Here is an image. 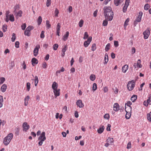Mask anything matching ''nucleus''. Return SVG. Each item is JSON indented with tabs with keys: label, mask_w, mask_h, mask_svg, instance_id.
<instances>
[{
	"label": "nucleus",
	"mask_w": 151,
	"mask_h": 151,
	"mask_svg": "<svg viewBox=\"0 0 151 151\" xmlns=\"http://www.w3.org/2000/svg\"><path fill=\"white\" fill-rule=\"evenodd\" d=\"M128 66L127 65H125L123 66L122 67V71L123 72L125 73L126 72L127 70L128 69Z\"/></svg>",
	"instance_id": "nucleus-13"
},
{
	"label": "nucleus",
	"mask_w": 151,
	"mask_h": 151,
	"mask_svg": "<svg viewBox=\"0 0 151 151\" xmlns=\"http://www.w3.org/2000/svg\"><path fill=\"white\" fill-rule=\"evenodd\" d=\"M60 23H58L57 25V30L58 31L60 30Z\"/></svg>",
	"instance_id": "nucleus-63"
},
{
	"label": "nucleus",
	"mask_w": 151,
	"mask_h": 151,
	"mask_svg": "<svg viewBox=\"0 0 151 151\" xmlns=\"http://www.w3.org/2000/svg\"><path fill=\"white\" fill-rule=\"evenodd\" d=\"M141 60H138L137 63H134V66L135 68H136V66L138 67L139 68H141L142 67V65L140 64Z\"/></svg>",
	"instance_id": "nucleus-11"
},
{
	"label": "nucleus",
	"mask_w": 151,
	"mask_h": 151,
	"mask_svg": "<svg viewBox=\"0 0 151 151\" xmlns=\"http://www.w3.org/2000/svg\"><path fill=\"white\" fill-rule=\"evenodd\" d=\"M135 81L134 80H132L131 81H129L127 84V85H129L131 84V85H134V84L135 83Z\"/></svg>",
	"instance_id": "nucleus-43"
},
{
	"label": "nucleus",
	"mask_w": 151,
	"mask_h": 151,
	"mask_svg": "<svg viewBox=\"0 0 151 151\" xmlns=\"http://www.w3.org/2000/svg\"><path fill=\"white\" fill-rule=\"evenodd\" d=\"M123 1V0H114V4L116 6H118L120 4H121Z\"/></svg>",
	"instance_id": "nucleus-12"
},
{
	"label": "nucleus",
	"mask_w": 151,
	"mask_h": 151,
	"mask_svg": "<svg viewBox=\"0 0 151 151\" xmlns=\"http://www.w3.org/2000/svg\"><path fill=\"white\" fill-rule=\"evenodd\" d=\"M67 46L65 45L64 46V47L63 48L62 51V52H65L67 50Z\"/></svg>",
	"instance_id": "nucleus-56"
},
{
	"label": "nucleus",
	"mask_w": 151,
	"mask_h": 151,
	"mask_svg": "<svg viewBox=\"0 0 151 151\" xmlns=\"http://www.w3.org/2000/svg\"><path fill=\"white\" fill-rule=\"evenodd\" d=\"M59 11L57 8L55 9V16L56 17L58 16V14H59Z\"/></svg>",
	"instance_id": "nucleus-50"
},
{
	"label": "nucleus",
	"mask_w": 151,
	"mask_h": 151,
	"mask_svg": "<svg viewBox=\"0 0 151 151\" xmlns=\"http://www.w3.org/2000/svg\"><path fill=\"white\" fill-rule=\"evenodd\" d=\"M106 141L109 143H110V144L111 145L112 143H113L114 142V140L113 138L108 137L106 140Z\"/></svg>",
	"instance_id": "nucleus-16"
},
{
	"label": "nucleus",
	"mask_w": 151,
	"mask_h": 151,
	"mask_svg": "<svg viewBox=\"0 0 151 151\" xmlns=\"http://www.w3.org/2000/svg\"><path fill=\"white\" fill-rule=\"evenodd\" d=\"M109 115L108 114H106L104 116V118L107 119H109Z\"/></svg>",
	"instance_id": "nucleus-47"
},
{
	"label": "nucleus",
	"mask_w": 151,
	"mask_h": 151,
	"mask_svg": "<svg viewBox=\"0 0 151 151\" xmlns=\"http://www.w3.org/2000/svg\"><path fill=\"white\" fill-rule=\"evenodd\" d=\"M110 43H108L106 46L105 50L106 51H108L110 49Z\"/></svg>",
	"instance_id": "nucleus-30"
},
{
	"label": "nucleus",
	"mask_w": 151,
	"mask_h": 151,
	"mask_svg": "<svg viewBox=\"0 0 151 151\" xmlns=\"http://www.w3.org/2000/svg\"><path fill=\"white\" fill-rule=\"evenodd\" d=\"M104 60L105 61L104 64H106L107 63L108 61V56L107 53H106L105 54Z\"/></svg>",
	"instance_id": "nucleus-19"
},
{
	"label": "nucleus",
	"mask_w": 151,
	"mask_h": 151,
	"mask_svg": "<svg viewBox=\"0 0 151 151\" xmlns=\"http://www.w3.org/2000/svg\"><path fill=\"white\" fill-rule=\"evenodd\" d=\"M19 9V4H17L14 7V12L16 13H17V10H18Z\"/></svg>",
	"instance_id": "nucleus-21"
},
{
	"label": "nucleus",
	"mask_w": 151,
	"mask_h": 151,
	"mask_svg": "<svg viewBox=\"0 0 151 151\" xmlns=\"http://www.w3.org/2000/svg\"><path fill=\"white\" fill-rule=\"evenodd\" d=\"M22 12L21 10H19V11L16 14V18H18V17H21L22 16Z\"/></svg>",
	"instance_id": "nucleus-18"
},
{
	"label": "nucleus",
	"mask_w": 151,
	"mask_h": 151,
	"mask_svg": "<svg viewBox=\"0 0 151 151\" xmlns=\"http://www.w3.org/2000/svg\"><path fill=\"white\" fill-rule=\"evenodd\" d=\"M131 116V112H126L125 118L126 119H129Z\"/></svg>",
	"instance_id": "nucleus-23"
},
{
	"label": "nucleus",
	"mask_w": 151,
	"mask_h": 151,
	"mask_svg": "<svg viewBox=\"0 0 151 151\" xmlns=\"http://www.w3.org/2000/svg\"><path fill=\"white\" fill-rule=\"evenodd\" d=\"M129 21V19L128 18L125 21L124 24V27L125 29H126L127 26L128 25V23Z\"/></svg>",
	"instance_id": "nucleus-22"
},
{
	"label": "nucleus",
	"mask_w": 151,
	"mask_h": 151,
	"mask_svg": "<svg viewBox=\"0 0 151 151\" xmlns=\"http://www.w3.org/2000/svg\"><path fill=\"white\" fill-rule=\"evenodd\" d=\"M35 85H37V83L38 82V79L37 76H35Z\"/></svg>",
	"instance_id": "nucleus-42"
},
{
	"label": "nucleus",
	"mask_w": 151,
	"mask_h": 151,
	"mask_svg": "<svg viewBox=\"0 0 151 151\" xmlns=\"http://www.w3.org/2000/svg\"><path fill=\"white\" fill-rule=\"evenodd\" d=\"M83 21L82 19H81L79 22V26L81 27L83 26Z\"/></svg>",
	"instance_id": "nucleus-41"
},
{
	"label": "nucleus",
	"mask_w": 151,
	"mask_h": 151,
	"mask_svg": "<svg viewBox=\"0 0 151 151\" xmlns=\"http://www.w3.org/2000/svg\"><path fill=\"white\" fill-rule=\"evenodd\" d=\"M147 119L150 122H151V111L149 114H147Z\"/></svg>",
	"instance_id": "nucleus-28"
},
{
	"label": "nucleus",
	"mask_w": 151,
	"mask_h": 151,
	"mask_svg": "<svg viewBox=\"0 0 151 151\" xmlns=\"http://www.w3.org/2000/svg\"><path fill=\"white\" fill-rule=\"evenodd\" d=\"M96 44L95 43H93L91 47V50L92 51H94L96 49Z\"/></svg>",
	"instance_id": "nucleus-46"
},
{
	"label": "nucleus",
	"mask_w": 151,
	"mask_h": 151,
	"mask_svg": "<svg viewBox=\"0 0 151 151\" xmlns=\"http://www.w3.org/2000/svg\"><path fill=\"white\" fill-rule=\"evenodd\" d=\"M32 64L34 66V64H37L38 63V61L36 58H33L32 59Z\"/></svg>",
	"instance_id": "nucleus-14"
},
{
	"label": "nucleus",
	"mask_w": 151,
	"mask_h": 151,
	"mask_svg": "<svg viewBox=\"0 0 151 151\" xmlns=\"http://www.w3.org/2000/svg\"><path fill=\"white\" fill-rule=\"evenodd\" d=\"M6 88V86H2L1 87V90L3 92H4L5 91Z\"/></svg>",
	"instance_id": "nucleus-26"
},
{
	"label": "nucleus",
	"mask_w": 151,
	"mask_h": 151,
	"mask_svg": "<svg viewBox=\"0 0 151 151\" xmlns=\"http://www.w3.org/2000/svg\"><path fill=\"white\" fill-rule=\"evenodd\" d=\"M114 45L115 47H118L119 45L118 42L116 41H114Z\"/></svg>",
	"instance_id": "nucleus-52"
},
{
	"label": "nucleus",
	"mask_w": 151,
	"mask_h": 151,
	"mask_svg": "<svg viewBox=\"0 0 151 151\" xmlns=\"http://www.w3.org/2000/svg\"><path fill=\"white\" fill-rule=\"evenodd\" d=\"M21 28L22 30H24L26 28V25L25 23L23 24L21 26Z\"/></svg>",
	"instance_id": "nucleus-49"
},
{
	"label": "nucleus",
	"mask_w": 151,
	"mask_h": 151,
	"mask_svg": "<svg viewBox=\"0 0 151 151\" xmlns=\"http://www.w3.org/2000/svg\"><path fill=\"white\" fill-rule=\"evenodd\" d=\"M127 7L128 6H126L125 5H124L123 8V11L124 12H126Z\"/></svg>",
	"instance_id": "nucleus-57"
},
{
	"label": "nucleus",
	"mask_w": 151,
	"mask_h": 151,
	"mask_svg": "<svg viewBox=\"0 0 151 151\" xmlns=\"http://www.w3.org/2000/svg\"><path fill=\"white\" fill-rule=\"evenodd\" d=\"M42 22V18L41 16H40L39 17L38 19L37 20V22L38 23V25H40L41 24Z\"/></svg>",
	"instance_id": "nucleus-24"
},
{
	"label": "nucleus",
	"mask_w": 151,
	"mask_h": 151,
	"mask_svg": "<svg viewBox=\"0 0 151 151\" xmlns=\"http://www.w3.org/2000/svg\"><path fill=\"white\" fill-rule=\"evenodd\" d=\"M46 139L45 137V133L44 132H42L40 134V136L38 138V140H40L38 142V145L39 146H41L43 142Z\"/></svg>",
	"instance_id": "nucleus-3"
},
{
	"label": "nucleus",
	"mask_w": 151,
	"mask_h": 151,
	"mask_svg": "<svg viewBox=\"0 0 151 151\" xmlns=\"http://www.w3.org/2000/svg\"><path fill=\"white\" fill-rule=\"evenodd\" d=\"M46 25L48 29H49L51 27V24L49 23V22L48 20L46 21Z\"/></svg>",
	"instance_id": "nucleus-36"
},
{
	"label": "nucleus",
	"mask_w": 151,
	"mask_h": 151,
	"mask_svg": "<svg viewBox=\"0 0 151 151\" xmlns=\"http://www.w3.org/2000/svg\"><path fill=\"white\" fill-rule=\"evenodd\" d=\"M90 79L92 81H93L95 79L96 77L94 75L91 74L90 76Z\"/></svg>",
	"instance_id": "nucleus-31"
},
{
	"label": "nucleus",
	"mask_w": 151,
	"mask_h": 151,
	"mask_svg": "<svg viewBox=\"0 0 151 151\" xmlns=\"http://www.w3.org/2000/svg\"><path fill=\"white\" fill-rule=\"evenodd\" d=\"M16 37L15 36V34L13 33L12 34V39H11L12 41V42H14L16 39Z\"/></svg>",
	"instance_id": "nucleus-37"
},
{
	"label": "nucleus",
	"mask_w": 151,
	"mask_h": 151,
	"mask_svg": "<svg viewBox=\"0 0 151 151\" xmlns=\"http://www.w3.org/2000/svg\"><path fill=\"white\" fill-rule=\"evenodd\" d=\"M104 126H102L101 127H100L97 130L98 133L99 134H101L104 131Z\"/></svg>",
	"instance_id": "nucleus-17"
},
{
	"label": "nucleus",
	"mask_w": 151,
	"mask_h": 151,
	"mask_svg": "<svg viewBox=\"0 0 151 151\" xmlns=\"http://www.w3.org/2000/svg\"><path fill=\"white\" fill-rule=\"evenodd\" d=\"M111 57L112 59H114L115 57V54L113 52H112L111 54Z\"/></svg>",
	"instance_id": "nucleus-64"
},
{
	"label": "nucleus",
	"mask_w": 151,
	"mask_h": 151,
	"mask_svg": "<svg viewBox=\"0 0 151 151\" xmlns=\"http://www.w3.org/2000/svg\"><path fill=\"white\" fill-rule=\"evenodd\" d=\"M111 127V125L110 124H108L107 125V127L106 128V130L108 131H110V127Z\"/></svg>",
	"instance_id": "nucleus-61"
},
{
	"label": "nucleus",
	"mask_w": 151,
	"mask_h": 151,
	"mask_svg": "<svg viewBox=\"0 0 151 151\" xmlns=\"http://www.w3.org/2000/svg\"><path fill=\"white\" fill-rule=\"evenodd\" d=\"M88 37V35L87 32H85L84 34L83 39L84 40L86 39Z\"/></svg>",
	"instance_id": "nucleus-44"
},
{
	"label": "nucleus",
	"mask_w": 151,
	"mask_h": 151,
	"mask_svg": "<svg viewBox=\"0 0 151 151\" xmlns=\"http://www.w3.org/2000/svg\"><path fill=\"white\" fill-rule=\"evenodd\" d=\"M127 87L128 90L129 91L133 90L134 87L133 86H127Z\"/></svg>",
	"instance_id": "nucleus-40"
},
{
	"label": "nucleus",
	"mask_w": 151,
	"mask_h": 151,
	"mask_svg": "<svg viewBox=\"0 0 151 151\" xmlns=\"http://www.w3.org/2000/svg\"><path fill=\"white\" fill-rule=\"evenodd\" d=\"M13 134L12 133H10L3 139V143L4 145H7L10 142L12 139Z\"/></svg>",
	"instance_id": "nucleus-2"
},
{
	"label": "nucleus",
	"mask_w": 151,
	"mask_h": 151,
	"mask_svg": "<svg viewBox=\"0 0 151 151\" xmlns=\"http://www.w3.org/2000/svg\"><path fill=\"white\" fill-rule=\"evenodd\" d=\"M107 20H108L107 19H106L105 20H104L103 23V25L104 26H106L108 24V21Z\"/></svg>",
	"instance_id": "nucleus-39"
},
{
	"label": "nucleus",
	"mask_w": 151,
	"mask_h": 151,
	"mask_svg": "<svg viewBox=\"0 0 151 151\" xmlns=\"http://www.w3.org/2000/svg\"><path fill=\"white\" fill-rule=\"evenodd\" d=\"M119 105L118 103H115L113 105V110L114 111H117L119 110Z\"/></svg>",
	"instance_id": "nucleus-10"
},
{
	"label": "nucleus",
	"mask_w": 151,
	"mask_h": 151,
	"mask_svg": "<svg viewBox=\"0 0 151 151\" xmlns=\"http://www.w3.org/2000/svg\"><path fill=\"white\" fill-rule=\"evenodd\" d=\"M76 104L77 106L80 108L83 107L84 106L81 100H78L77 101Z\"/></svg>",
	"instance_id": "nucleus-9"
},
{
	"label": "nucleus",
	"mask_w": 151,
	"mask_h": 151,
	"mask_svg": "<svg viewBox=\"0 0 151 151\" xmlns=\"http://www.w3.org/2000/svg\"><path fill=\"white\" fill-rule=\"evenodd\" d=\"M58 47V45L57 44H55L53 46V48L54 50H57Z\"/></svg>",
	"instance_id": "nucleus-34"
},
{
	"label": "nucleus",
	"mask_w": 151,
	"mask_h": 151,
	"mask_svg": "<svg viewBox=\"0 0 151 151\" xmlns=\"http://www.w3.org/2000/svg\"><path fill=\"white\" fill-rule=\"evenodd\" d=\"M19 127H17L15 129L16 132H15V134L18 135L19 132Z\"/></svg>",
	"instance_id": "nucleus-45"
},
{
	"label": "nucleus",
	"mask_w": 151,
	"mask_h": 151,
	"mask_svg": "<svg viewBox=\"0 0 151 151\" xmlns=\"http://www.w3.org/2000/svg\"><path fill=\"white\" fill-rule=\"evenodd\" d=\"M92 39V38L91 37H88L87 40L84 42L83 45L85 47H87L88 46L91 41Z\"/></svg>",
	"instance_id": "nucleus-7"
},
{
	"label": "nucleus",
	"mask_w": 151,
	"mask_h": 151,
	"mask_svg": "<svg viewBox=\"0 0 151 151\" xmlns=\"http://www.w3.org/2000/svg\"><path fill=\"white\" fill-rule=\"evenodd\" d=\"M131 143L130 142H129L127 144V149H129L131 147Z\"/></svg>",
	"instance_id": "nucleus-59"
},
{
	"label": "nucleus",
	"mask_w": 151,
	"mask_h": 151,
	"mask_svg": "<svg viewBox=\"0 0 151 151\" xmlns=\"http://www.w3.org/2000/svg\"><path fill=\"white\" fill-rule=\"evenodd\" d=\"M69 35V32L68 31H67L66 32V34L63 37V40L64 41H66L68 39Z\"/></svg>",
	"instance_id": "nucleus-15"
},
{
	"label": "nucleus",
	"mask_w": 151,
	"mask_h": 151,
	"mask_svg": "<svg viewBox=\"0 0 151 151\" xmlns=\"http://www.w3.org/2000/svg\"><path fill=\"white\" fill-rule=\"evenodd\" d=\"M5 78L4 77H2L0 79V84H2L5 81Z\"/></svg>",
	"instance_id": "nucleus-48"
},
{
	"label": "nucleus",
	"mask_w": 151,
	"mask_h": 151,
	"mask_svg": "<svg viewBox=\"0 0 151 151\" xmlns=\"http://www.w3.org/2000/svg\"><path fill=\"white\" fill-rule=\"evenodd\" d=\"M19 43L18 41H16L15 43V47L17 48H18L19 47Z\"/></svg>",
	"instance_id": "nucleus-58"
},
{
	"label": "nucleus",
	"mask_w": 151,
	"mask_h": 151,
	"mask_svg": "<svg viewBox=\"0 0 151 151\" xmlns=\"http://www.w3.org/2000/svg\"><path fill=\"white\" fill-rule=\"evenodd\" d=\"M24 34L25 35L27 36H29L30 35V32H28V30H27L26 29L24 32Z\"/></svg>",
	"instance_id": "nucleus-32"
},
{
	"label": "nucleus",
	"mask_w": 151,
	"mask_h": 151,
	"mask_svg": "<svg viewBox=\"0 0 151 151\" xmlns=\"http://www.w3.org/2000/svg\"><path fill=\"white\" fill-rule=\"evenodd\" d=\"M150 6L149 4H145L144 6V9L145 10H147L150 8Z\"/></svg>",
	"instance_id": "nucleus-33"
},
{
	"label": "nucleus",
	"mask_w": 151,
	"mask_h": 151,
	"mask_svg": "<svg viewBox=\"0 0 151 151\" xmlns=\"http://www.w3.org/2000/svg\"><path fill=\"white\" fill-rule=\"evenodd\" d=\"M147 102L149 104L151 105V96L148 97V99L147 100Z\"/></svg>",
	"instance_id": "nucleus-55"
},
{
	"label": "nucleus",
	"mask_w": 151,
	"mask_h": 151,
	"mask_svg": "<svg viewBox=\"0 0 151 151\" xmlns=\"http://www.w3.org/2000/svg\"><path fill=\"white\" fill-rule=\"evenodd\" d=\"M63 110L65 112V113L68 112L67 111V107L66 106H65L63 108Z\"/></svg>",
	"instance_id": "nucleus-62"
},
{
	"label": "nucleus",
	"mask_w": 151,
	"mask_h": 151,
	"mask_svg": "<svg viewBox=\"0 0 151 151\" xmlns=\"http://www.w3.org/2000/svg\"><path fill=\"white\" fill-rule=\"evenodd\" d=\"M150 34V30L149 29H147L143 33L144 38L145 39H147Z\"/></svg>",
	"instance_id": "nucleus-6"
},
{
	"label": "nucleus",
	"mask_w": 151,
	"mask_h": 151,
	"mask_svg": "<svg viewBox=\"0 0 151 151\" xmlns=\"http://www.w3.org/2000/svg\"><path fill=\"white\" fill-rule=\"evenodd\" d=\"M40 48V46L39 45H37L33 51L34 55L35 56H36L38 54L39 49Z\"/></svg>",
	"instance_id": "nucleus-5"
},
{
	"label": "nucleus",
	"mask_w": 151,
	"mask_h": 151,
	"mask_svg": "<svg viewBox=\"0 0 151 151\" xmlns=\"http://www.w3.org/2000/svg\"><path fill=\"white\" fill-rule=\"evenodd\" d=\"M112 89L113 90L114 93L115 94L117 93H118V91H119V90L117 88V87H114V88H112Z\"/></svg>",
	"instance_id": "nucleus-38"
},
{
	"label": "nucleus",
	"mask_w": 151,
	"mask_h": 151,
	"mask_svg": "<svg viewBox=\"0 0 151 151\" xmlns=\"http://www.w3.org/2000/svg\"><path fill=\"white\" fill-rule=\"evenodd\" d=\"M34 27L32 26H28L27 28L26 29L27 30H28V32H30V31L33 29Z\"/></svg>",
	"instance_id": "nucleus-27"
},
{
	"label": "nucleus",
	"mask_w": 151,
	"mask_h": 151,
	"mask_svg": "<svg viewBox=\"0 0 151 151\" xmlns=\"http://www.w3.org/2000/svg\"><path fill=\"white\" fill-rule=\"evenodd\" d=\"M132 104V102L130 101H128L127 103L125 104V106L127 105V106H130Z\"/></svg>",
	"instance_id": "nucleus-54"
},
{
	"label": "nucleus",
	"mask_w": 151,
	"mask_h": 151,
	"mask_svg": "<svg viewBox=\"0 0 151 151\" xmlns=\"http://www.w3.org/2000/svg\"><path fill=\"white\" fill-rule=\"evenodd\" d=\"M51 4V0H47L46 2V6L49 7Z\"/></svg>",
	"instance_id": "nucleus-53"
},
{
	"label": "nucleus",
	"mask_w": 151,
	"mask_h": 151,
	"mask_svg": "<svg viewBox=\"0 0 151 151\" xmlns=\"http://www.w3.org/2000/svg\"><path fill=\"white\" fill-rule=\"evenodd\" d=\"M7 26L6 24L3 25L2 29L4 32H5L7 30Z\"/></svg>",
	"instance_id": "nucleus-35"
},
{
	"label": "nucleus",
	"mask_w": 151,
	"mask_h": 151,
	"mask_svg": "<svg viewBox=\"0 0 151 151\" xmlns=\"http://www.w3.org/2000/svg\"><path fill=\"white\" fill-rule=\"evenodd\" d=\"M23 131H27L29 128V125L27 124L26 122H24L22 125Z\"/></svg>",
	"instance_id": "nucleus-8"
},
{
	"label": "nucleus",
	"mask_w": 151,
	"mask_h": 151,
	"mask_svg": "<svg viewBox=\"0 0 151 151\" xmlns=\"http://www.w3.org/2000/svg\"><path fill=\"white\" fill-rule=\"evenodd\" d=\"M104 15L105 19L111 21L113 19L114 14L110 7L105 6L104 8Z\"/></svg>",
	"instance_id": "nucleus-1"
},
{
	"label": "nucleus",
	"mask_w": 151,
	"mask_h": 151,
	"mask_svg": "<svg viewBox=\"0 0 151 151\" xmlns=\"http://www.w3.org/2000/svg\"><path fill=\"white\" fill-rule=\"evenodd\" d=\"M125 110L126 112H131L132 108L131 106H125Z\"/></svg>",
	"instance_id": "nucleus-20"
},
{
	"label": "nucleus",
	"mask_w": 151,
	"mask_h": 151,
	"mask_svg": "<svg viewBox=\"0 0 151 151\" xmlns=\"http://www.w3.org/2000/svg\"><path fill=\"white\" fill-rule=\"evenodd\" d=\"M130 0H126L124 5L128 6Z\"/></svg>",
	"instance_id": "nucleus-60"
},
{
	"label": "nucleus",
	"mask_w": 151,
	"mask_h": 151,
	"mask_svg": "<svg viewBox=\"0 0 151 151\" xmlns=\"http://www.w3.org/2000/svg\"><path fill=\"white\" fill-rule=\"evenodd\" d=\"M9 20L11 22H14V18L13 14L9 15Z\"/></svg>",
	"instance_id": "nucleus-29"
},
{
	"label": "nucleus",
	"mask_w": 151,
	"mask_h": 151,
	"mask_svg": "<svg viewBox=\"0 0 151 151\" xmlns=\"http://www.w3.org/2000/svg\"><path fill=\"white\" fill-rule=\"evenodd\" d=\"M52 88L53 90L54 95L56 98L60 95V89L58 88V86H52Z\"/></svg>",
	"instance_id": "nucleus-4"
},
{
	"label": "nucleus",
	"mask_w": 151,
	"mask_h": 151,
	"mask_svg": "<svg viewBox=\"0 0 151 151\" xmlns=\"http://www.w3.org/2000/svg\"><path fill=\"white\" fill-rule=\"evenodd\" d=\"M137 96L134 95L131 97V100L133 102H134L137 99Z\"/></svg>",
	"instance_id": "nucleus-25"
},
{
	"label": "nucleus",
	"mask_w": 151,
	"mask_h": 151,
	"mask_svg": "<svg viewBox=\"0 0 151 151\" xmlns=\"http://www.w3.org/2000/svg\"><path fill=\"white\" fill-rule=\"evenodd\" d=\"M44 31H42L41 32V34L40 35V37L41 38H43L45 37L44 35Z\"/></svg>",
	"instance_id": "nucleus-51"
}]
</instances>
